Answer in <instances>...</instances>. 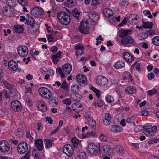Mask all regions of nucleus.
<instances>
[{
	"mask_svg": "<svg viewBox=\"0 0 159 159\" xmlns=\"http://www.w3.org/2000/svg\"><path fill=\"white\" fill-rule=\"evenodd\" d=\"M57 18L59 22L64 25H68L70 22V16L65 12H60L57 15Z\"/></svg>",
	"mask_w": 159,
	"mask_h": 159,
	"instance_id": "nucleus-1",
	"label": "nucleus"
},
{
	"mask_svg": "<svg viewBox=\"0 0 159 159\" xmlns=\"http://www.w3.org/2000/svg\"><path fill=\"white\" fill-rule=\"evenodd\" d=\"M62 70L61 67H58L56 69V73L59 74L62 78L65 77V75L69 74L72 70V66L69 64H66L63 65L62 67Z\"/></svg>",
	"mask_w": 159,
	"mask_h": 159,
	"instance_id": "nucleus-2",
	"label": "nucleus"
},
{
	"mask_svg": "<svg viewBox=\"0 0 159 159\" xmlns=\"http://www.w3.org/2000/svg\"><path fill=\"white\" fill-rule=\"evenodd\" d=\"M38 92L39 95L45 99H50L52 96L51 90L46 87H40L38 89Z\"/></svg>",
	"mask_w": 159,
	"mask_h": 159,
	"instance_id": "nucleus-3",
	"label": "nucleus"
},
{
	"mask_svg": "<svg viewBox=\"0 0 159 159\" xmlns=\"http://www.w3.org/2000/svg\"><path fill=\"white\" fill-rule=\"evenodd\" d=\"M100 147L97 145L90 143L88 145V152L92 155H95L99 153Z\"/></svg>",
	"mask_w": 159,
	"mask_h": 159,
	"instance_id": "nucleus-4",
	"label": "nucleus"
},
{
	"mask_svg": "<svg viewBox=\"0 0 159 159\" xmlns=\"http://www.w3.org/2000/svg\"><path fill=\"white\" fill-rule=\"evenodd\" d=\"M28 145L25 142H20L18 145L17 150V152L20 154H24L28 149Z\"/></svg>",
	"mask_w": 159,
	"mask_h": 159,
	"instance_id": "nucleus-5",
	"label": "nucleus"
},
{
	"mask_svg": "<svg viewBox=\"0 0 159 159\" xmlns=\"http://www.w3.org/2000/svg\"><path fill=\"white\" fill-rule=\"evenodd\" d=\"M18 53L20 57H24L27 55L28 53V48L25 45H20L17 48Z\"/></svg>",
	"mask_w": 159,
	"mask_h": 159,
	"instance_id": "nucleus-6",
	"label": "nucleus"
},
{
	"mask_svg": "<svg viewBox=\"0 0 159 159\" xmlns=\"http://www.w3.org/2000/svg\"><path fill=\"white\" fill-rule=\"evenodd\" d=\"M10 146L6 141L2 140L0 142V151L6 153L10 150Z\"/></svg>",
	"mask_w": 159,
	"mask_h": 159,
	"instance_id": "nucleus-7",
	"label": "nucleus"
},
{
	"mask_svg": "<svg viewBox=\"0 0 159 159\" xmlns=\"http://www.w3.org/2000/svg\"><path fill=\"white\" fill-rule=\"evenodd\" d=\"M87 22L86 23L84 22L81 23L80 26L78 28V30L82 33L84 34H87L89 33V28L87 26Z\"/></svg>",
	"mask_w": 159,
	"mask_h": 159,
	"instance_id": "nucleus-8",
	"label": "nucleus"
},
{
	"mask_svg": "<svg viewBox=\"0 0 159 159\" xmlns=\"http://www.w3.org/2000/svg\"><path fill=\"white\" fill-rule=\"evenodd\" d=\"M63 152L69 157L71 156L73 153L72 147L70 144L65 145L63 149Z\"/></svg>",
	"mask_w": 159,
	"mask_h": 159,
	"instance_id": "nucleus-9",
	"label": "nucleus"
},
{
	"mask_svg": "<svg viewBox=\"0 0 159 159\" xmlns=\"http://www.w3.org/2000/svg\"><path fill=\"white\" fill-rule=\"evenodd\" d=\"M108 82V79L104 76H98L96 79V83L99 86H104Z\"/></svg>",
	"mask_w": 159,
	"mask_h": 159,
	"instance_id": "nucleus-10",
	"label": "nucleus"
},
{
	"mask_svg": "<svg viewBox=\"0 0 159 159\" xmlns=\"http://www.w3.org/2000/svg\"><path fill=\"white\" fill-rule=\"evenodd\" d=\"M11 106L12 110L15 112H18L21 110V104L18 101H15L11 102Z\"/></svg>",
	"mask_w": 159,
	"mask_h": 159,
	"instance_id": "nucleus-11",
	"label": "nucleus"
},
{
	"mask_svg": "<svg viewBox=\"0 0 159 159\" xmlns=\"http://www.w3.org/2000/svg\"><path fill=\"white\" fill-rule=\"evenodd\" d=\"M76 79L79 84L82 83L85 85L87 84L86 78L82 74H79L77 75L76 77Z\"/></svg>",
	"mask_w": 159,
	"mask_h": 159,
	"instance_id": "nucleus-12",
	"label": "nucleus"
},
{
	"mask_svg": "<svg viewBox=\"0 0 159 159\" xmlns=\"http://www.w3.org/2000/svg\"><path fill=\"white\" fill-rule=\"evenodd\" d=\"M31 13L32 15L37 16L43 14L44 13V11L39 7H35L32 8Z\"/></svg>",
	"mask_w": 159,
	"mask_h": 159,
	"instance_id": "nucleus-13",
	"label": "nucleus"
},
{
	"mask_svg": "<svg viewBox=\"0 0 159 159\" xmlns=\"http://www.w3.org/2000/svg\"><path fill=\"white\" fill-rule=\"evenodd\" d=\"M138 16L137 15L134 14H131L127 18V21L129 22V23L133 25H134L136 24L138 22L137 17Z\"/></svg>",
	"mask_w": 159,
	"mask_h": 159,
	"instance_id": "nucleus-14",
	"label": "nucleus"
},
{
	"mask_svg": "<svg viewBox=\"0 0 159 159\" xmlns=\"http://www.w3.org/2000/svg\"><path fill=\"white\" fill-rule=\"evenodd\" d=\"M75 48L77 51L76 52V56H78L79 54L82 55L83 54L84 48L82 45L79 44H77L75 46Z\"/></svg>",
	"mask_w": 159,
	"mask_h": 159,
	"instance_id": "nucleus-15",
	"label": "nucleus"
},
{
	"mask_svg": "<svg viewBox=\"0 0 159 159\" xmlns=\"http://www.w3.org/2000/svg\"><path fill=\"white\" fill-rule=\"evenodd\" d=\"M8 67L9 69L11 71H15L17 68V64L13 60H10L8 63Z\"/></svg>",
	"mask_w": 159,
	"mask_h": 159,
	"instance_id": "nucleus-16",
	"label": "nucleus"
},
{
	"mask_svg": "<svg viewBox=\"0 0 159 159\" xmlns=\"http://www.w3.org/2000/svg\"><path fill=\"white\" fill-rule=\"evenodd\" d=\"M61 52L59 51L56 54H54L52 56L51 58L54 64H57L58 62L61 58Z\"/></svg>",
	"mask_w": 159,
	"mask_h": 159,
	"instance_id": "nucleus-17",
	"label": "nucleus"
},
{
	"mask_svg": "<svg viewBox=\"0 0 159 159\" xmlns=\"http://www.w3.org/2000/svg\"><path fill=\"white\" fill-rule=\"evenodd\" d=\"M35 144L37 149L41 151L43 148V141L42 139H37L35 140Z\"/></svg>",
	"mask_w": 159,
	"mask_h": 159,
	"instance_id": "nucleus-18",
	"label": "nucleus"
},
{
	"mask_svg": "<svg viewBox=\"0 0 159 159\" xmlns=\"http://www.w3.org/2000/svg\"><path fill=\"white\" fill-rule=\"evenodd\" d=\"M2 12L4 15L7 16H10L12 15V12L11 11V7H4Z\"/></svg>",
	"mask_w": 159,
	"mask_h": 159,
	"instance_id": "nucleus-19",
	"label": "nucleus"
},
{
	"mask_svg": "<svg viewBox=\"0 0 159 159\" xmlns=\"http://www.w3.org/2000/svg\"><path fill=\"white\" fill-rule=\"evenodd\" d=\"M111 119L110 115L108 113H106L105 115V118L103 120L104 124L107 126L109 125L111 122Z\"/></svg>",
	"mask_w": 159,
	"mask_h": 159,
	"instance_id": "nucleus-20",
	"label": "nucleus"
},
{
	"mask_svg": "<svg viewBox=\"0 0 159 159\" xmlns=\"http://www.w3.org/2000/svg\"><path fill=\"white\" fill-rule=\"evenodd\" d=\"M131 32V30H121L119 31V36L121 38L124 37L129 34Z\"/></svg>",
	"mask_w": 159,
	"mask_h": 159,
	"instance_id": "nucleus-21",
	"label": "nucleus"
},
{
	"mask_svg": "<svg viewBox=\"0 0 159 159\" xmlns=\"http://www.w3.org/2000/svg\"><path fill=\"white\" fill-rule=\"evenodd\" d=\"M133 42L134 40L133 38L129 36L123 38L121 41L122 44L124 45L126 44L132 43Z\"/></svg>",
	"mask_w": 159,
	"mask_h": 159,
	"instance_id": "nucleus-22",
	"label": "nucleus"
},
{
	"mask_svg": "<svg viewBox=\"0 0 159 159\" xmlns=\"http://www.w3.org/2000/svg\"><path fill=\"white\" fill-rule=\"evenodd\" d=\"M124 59L127 61L131 62L134 60L133 57L128 52H124L123 54Z\"/></svg>",
	"mask_w": 159,
	"mask_h": 159,
	"instance_id": "nucleus-23",
	"label": "nucleus"
},
{
	"mask_svg": "<svg viewBox=\"0 0 159 159\" xmlns=\"http://www.w3.org/2000/svg\"><path fill=\"white\" fill-rule=\"evenodd\" d=\"M103 12L105 16L108 17L112 16L113 14L112 10L108 8H105L103 10Z\"/></svg>",
	"mask_w": 159,
	"mask_h": 159,
	"instance_id": "nucleus-24",
	"label": "nucleus"
},
{
	"mask_svg": "<svg viewBox=\"0 0 159 159\" xmlns=\"http://www.w3.org/2000/svg\"><path fill=\"white\" fill-rule=\"evenodd\" d=\"M37 104L38 105V108H40L41 107V109L42 111H47V107L45 103L43 102L41 100H39L37 102Z\"/></svg>",
	"mask_w": 159,
	"mask_h": 159,
	"instance_id": "nucleus-25",
	"label": "nucleus"
},
{
	"mask_svg": "<svg viewBox=\"0 0 159 159\" xmlns=\"http://www.w3.org/2000/svg\"><path fill=\"white\" fill-rule=\"evenodd\" d=\"M89 16L92 20L95 22L97 21L99 19V16L96 14L95 12H91L89 13Z\"/></svg>",
	"mask_w": 159,
	"mask_h": 159,
	"instance_id": "nucleus-26",
	"label": "nucleus"
},
{
	"mask_svg": "<svg viewBox=\"0 0 159 159\" xmlns=\"http://www.w3.org/2000/svg\"><path fill=\"white\" fill-rule=\"evenodd\" d=\"M114 149L116 150V153L119 155H121L124 153L125 152L124 148L120 145L116 146Z\"/></svg>",
	"mask_w": 159,
	"mask_h": 159,
	"instance_id": "nucleus-27",
	"label": "nucleus"
},
{
	"mask_svg": "<svg viewBox=\"0 0 159 159\" xmlns=\"http://www.w3.org/2000/svg\"><path fill=\"white\" fill-rule=\"evenodd\" d=\"M125 66V63L123 61H118L114 65V67L117 69H121L124 67Z\"/></svg>",
	"mask_w": 159,
	"mask_h": 159,
	"instance_id": "nucleus-28",
	"label": "nucleus"
},
{
	"mask_svg": "<svg viewBox=\"0 0 159 159\" xmlns=\"http://www.w3.org/2000/svg\"><path fill=\"white\" fill-rule=\"evenodd\" d=\"M125 91L128 94H133L136 92V89L133 86H128L125 88Z\"/></svg>",
	"mask_w": 159,
	"mask_h": 159,
	"instance_id": "nucleus-29",
	"label": "nucleus"
},
{
	"mask_svg": "<svg viewBox=\"0 0 159 159\" xmlns=\"http://www.w3.org/2000/svg\"><path fill=\"white\" fill-rule=\"evenodd\" d=\"M143 130L144 133L147 136H152L154 134V132L149 130L148 128L146 125L143 126Z\"/></svg>",
	"mask_w": 159,
	"mask_h": 159,
	"instance_id": "nucleus-30",
	"label": "nucleus"
},
{
	"mask_svg": "<svg viewBox=\"0 0 159 159\" xmlns=\"http://www.w3.org/2000/svg\"><path fill=\"white\" fill-rule=\"evenodd\" d=\"M88 121L90 126L93 129L96 128V123L95 120L91 117H88Z\"/></svg>",
	"mask_w": 159,
	"mask_h": 159,
	"instance_id": "nucleus-31",
	"label": "nucleus"
},
{
	"mask_svg": "<svg viewBox=\"0 0 159 159\" xmlns=\"http://www.w3.org/2000/svg\"><path fill=\"white\" fill-rule=\"evenodd\" d=\"M142 22L143 23L142 25L144 28L151 29L152 27L153 24L152 22L143 21Z\"/></svg>",
	"mask_w": 159,
	"mask_h": 159,
	"instance_id": "nucleus-32",
	"label": "nucleus"
},
{
	"mask_svg": "<svg viewBox=\"0 0 159 159\" xmlns=\"http://www.w3.org/2000/svg\"><path fill=\"white\" fill-rule=\"evenodd\" d=\"M111 130L112 131L116 133L121 131L123 128L120 126L115 125L111 126Z\"/></svg>",
	"mask_w": 159,
	"mask_h": 159,
	"instance_id": "nucleus-33",
	"label": "nucleus"
},
{
	"mask_svg": "<svg viewBox=\"0 0 159 159\" xmlns=\"http://www.w3.org/2000/svg\"><path fill=\"white\" fill-rule=\"evenodd\" d=\"M49 99V102L52 106H53L54 104L57 105L58 104V99L56 97H51V98Z\"/></svg>",
	"mask_w": 159,
	"mask_h": 159,
	"instance_id": "nucleus-34",
	"label": "nucleus"
},
{
	"mask_svg": "<svg viewBox=\"0 0 159 159\" xmlns=\"http://www.w3.org/2000/svg\"><path fill=\"white\" fill-rule=\"evenodd\" d=\"M34 20L31 16H29L28 17V19L26 20V23L30 25L33 28L34 26Z\"/></svg>",
	"mask_w": 159,
	"mask_h": 159,
	"instance_id": "nucleus-35",
	"label": "nucleus"
},
{
	"mask_svg": "<svg viewBox=\"0 0 159 159\" xmlns=\"http://www.w3.org/2000/svg\"><path fill=\"white\" fill-rule=\"evenodd\" d=\"M14 29L16 32L18 33H22L24 31V29L22 25H14Z\"/></svg>",
	"mask_w": 159,
	"mask_h": 159,
	"instance_id": "nucleus-36",
	"label": "nucleus"
},
{
	"mask_svg": "<svg viewBox=\"0 0 159 159\" xmlns=\"http://www.w3.org/2000/svg\"><path fill=\"white\" fill-rule=\"evenodd\" d=\"M73 146L75 148H77L79 145V140L76 138H73L71 139Z\"/></svg>",
	"mask_w": 159,
	"mask_h": 159,
	"instance_id": "nucleus-37",
	"label": "nucleus"
},
{
	"mask_svg": "<svg viewBox=\"0 0 159 159\" xmlns=\"http://www.w3.org/2000/svg\"><path fill=\"white\" fill-rule=\"evenodd\" d=\"M135 116L134 115L132 116L131 117L128 118L126 120V122L128 123H132L133 125L135 126V123L134 121L135 120Z\"/></svg>",
	"mask_w": 159,
	"mask_h": 159,
	"instance_id": "nucleus-38",
	"label": "nucleus"
},
{
	"mask_svg": "<svg viewBox=\"0 0 159 159\" xmlns=\"http://www.w3.org/2000/svg\"><path fill=\"white\" fill-rule=\"evenodd\" d=\"M44 141L46 142L45 147L46 148H48L52 146L53 140L52 139H44Z\"/></svg>",
	"mask_w": 159,
	"mask_h": 159,
	"instance_id": "nucleus-39",
	"label": "nucleus"
},
{
	"mask_svg": "<svg viewBox=\"0 0 159 159\" xmlns=\"http://www.w3.org/2000/svg\"><path fill=\"white\" fill-rule=\"evenodd\" d=\"M72 15L73 17L77 19H78L80 17V13L78 12V10L76 9H75L72 11Z\"/></svg>",
	"mask_w": 159,
	"mask_h": 159,
	"instance_id": "nucleus-40",
	"label": "nucleus"
},
{
	"mask_svg": "<svg viewBox=\"0 0 159 159\" xmlns=\"http://www.w3.org/2000/svg\"><path fill=\"white\" fill-rule=\"evenodd\" d=\"M16 0H6V4L9 7H14Z\"/></svg>",
	"mask_w": 159,
	"mask_h": 159,
	"instance_id": "nucleus-41",
	"label": "nucleus"
},
{
	"mask_svg": "<svg viewBox=\"0 0 159 159\" xmlns=\"http://www.w3.org/2000/svg\"><path fill=\"white\" fill-rule=\"evenodd\" d=\"M152 42L155 45L159 46V37L156 36L153 37L152 39Z\"/></svg>",
	"mask_w": 159,
	"mask_h": 159,
	"instance_id": "nucleus-42",
	"label": "nucleus"
},
{
	"mask_svg": "<svg viewBox=\"0 0 159 159\" xmlns=\"http://www.w3.org/2000/svg\"><path fill=\"white\" fill-rule=\"evenodd\" d=\"M157 90L155 89H153L151 90L148 91L147 92L148 95L149 96H152L156 94L157 93Z\"/></svg>",
	"mask_w": 159,
	"mask_h": 159,
	"instance_id": "nucleus-43",
	"label": "nucleus"
},
{
	"mask_svg": "<svg viewBox=\"0 0 159 159\" xmlns=\"http://www.w3.org/2000/svg\"><path fill=\"white\" fill-rule=\"evenodd\" d=\"M71 90L73 92H77L80 91L79 86L76 84L74 85L71 86Z\"/></svg>",
	"mask_w": 159,
	"mask_h": 159,
	"instance_id": "nucleus-44",
	"label": "nucleus"
},
{
	"mask_svg": "<svg viewBox=\"0 0 159 159\" xmlns=\"http://www.w3.org/2000/svg\"><path fill=\"white\" fill-rule=\"evenodd\" d=\"M91 89L95 93L97 97L99 98L100 96L101 93L100 91L98 89L93 87H91Z\"/></svg>",
	"mask_w": 159,
	"mask_h": 159,
	"instance_id": "nucleus-45",
	"label": "nucleus"
},
{
	"mask_svg": "<svg viewBox=\"0 0 159 159\" xmlns=\"http://www.w3.org/2000/svg\"><path fill=\"white\" fill-rule=\"evenodd\" d=\"M17 1L22 6H25L27 4V0H18Z\"/></svg>",
	"mask_w": 159,
	"mask_h": 159,
	"instance_id": "nucleus-46",
	"label": "nucleus"
},
{
	"mask_svg": "<svg viewBox=\"0 0 159 159\" xmlns=\"http://www.w3.org/2000/svg\"><path fill=\"white\" fill-rule=\"evenodd\" d=\"M93 104L96 106H98V107H101L103 105V102L100 100H98L97 102H93Z\"/></svg>",
	"mask_w": 159,
	"mask_h": 159,
	"instance_id": "nucleus-47",
	"label": "nucleus"
},
{
	"mask_svg": "<svg viewBox=\"0 0 159 159\" xmlns=\"http://www.w3.org/2000/svg\"><path fill=\"white\" fill-rule=\"evenodd\" d=\"M136 65V69L138 71H140L141 70L140 64L139 63H134L131 66V68H134V66Z\"/></svg>",
	"mask_w": 159,
	"mask_h": 159,
	"instance_id": "nucleus-48",
	"label": "nucleus"
},
{
	"mask_svg": "<svg viewBox=\"0 0 159 159\" xmlns=\"http://www.w3.org/2000/svg\"><path fill=\"white\" fill-rule=\"evenodd\" d=\"M106 101L109 103H112L114 101L113 97L111 95L107 96L106 97Z\"/></svg>",
	"mask_w": 159,
	"mask_h": 159,
	"instance_id": "nucleus-49",
	"label": "nucleus"
},
{
	"mask_svg": "<svg viewBox=\"0 0 159 159\" xmlns=\"http://www.w3.org/2000/svg\"><path fill=\"white\" fill-rule=\"evenodd\" d=\"M147 35L144 33H141L138 35V38L139 40H144L147 38Z\"/></svg>",
	"mask_w": 159,
	"mask_h": 159,
	"instance_id": "nucleus-50",
	"label": "nucleus"
},
{
	"mask_svg": "<svg viewBox=\"0 0 159 159\" xmlns=\"http://www.w3.org/2000/svg\"><path fill=\"white\" fill-rule=\"evenodd\" d=\"M105 153L110 156H113L114 153L113 152V149H111L110 147L109 149H108L107 151V153Z\"/></svg>",
	"mask_w": 159,
	"mask_h": 159,
	"instance_id": "nucleus-51",
	"label": "nucleus"
},
{
	"mask_svg": "<svg viewBox=\"0 0 159 159\" xmlns=\"http://www.w3.org/2000/svg\"><path fill=\"white\" fill-rule=\"evenodd\" d=\"M3 84L7 89H10L12 88L11 85L6 81H3Z\"/></svg>",
	"mask_w": 159,
	"mask_h": 159,
	"instance_id": "nucleus-52",
	"label": "nucleus"
},
{
	"mask_svg": "<svg viewBox=\"0 0 159 159\" xmlns=\"http://www.w3.org/2000/svg\"><path fill=\"white\" fill-rule=\"evenodd\" d=\"M99 138L103 142H106L108 139V138L104 136L103 134H101L99 136Z\"/></svg>",
	"mask_w": 159,
	"mask_h": 159,
	"instance_id": "nucleus-53",
	"label": "nucleus"
},
{
	"mask_svg": "<svg viewBox=\"0 0 159 159\" xmlns=\"http://www.w3.org/2000/svg\"><path fill=\"white\" fill-rule=\"evenodd\" d=\"M144 14L145 15H149V16H148V18H152V15L151 14L150 11L148 10H146L144 11Z\"/></svg>",
	"mask_w": 159,
	"mask_h": 159,
	"instance_id": "nucleus-54",
	"label": "nucleus"
},
{
	"mask_svg": "<svg viewBox=\"0 0 159 159\" xmlns=\"http://www.w3.org/2000/svg\"><path fill=\"white\" fill-rule=\"evenodd\" d=\"M143 129V126L138 125L135 128V130L136 132H138L142 130Z\"/></svg>",
	"mask_w": 159,
	"mask_h": 159,
	"instance_id": "nucleus-55",
	"label": "nucleus"
},
{
	"mask_svg": "<svg viewBox=\"0 0 159 159\" xmlns=\"http://www.w3.org/2000/svg\"><path fill=\"white\" fill-rule=\"evenodd\" d=\"M62 102L65 104L70 105L71 103V99L69 98L63 100Z\"/></svg>",
	"mask_w": 159,
	"mask_h": 159,
	"instance_id": "nucleus-56",
	"label": "nucleus"
},
{
	"mask_svg": "<svg viewBox=\"0 0 159 159\" xmlns=\"http://www.w3.org/2000/svg\"><path fill=\"white\" fill-rule=\"evenodd\" d=\"M127 18L125 17V18L119 24L118 26H123L124 25H125L127 22Z\"/></svg>",
	"mask_w": 159,
	"mask_h": 159,
	"instance_id": "nucleus-57",
	"label": "nucleus"
},
{
	"mask_svg": "<svg viewBox=\"0 0 159 159\" xmlns=\"http://www.w3.org/2000/svg\"><path fill=\"white\" fill-rule=\"evenodd\" d=\"M58 48L55 46H53L51 47L50 49V51L53 53H54L57 51Z\"/></svg>",
	"mask_w": 159,
	"mask_h": 159,
	"instance_id": "nucleus-58",
	"label": "nucleus"
},
{
	"mask_svg": "<svg viewBox=\"0 0 159 159\" xmlns=\"http://www.w3.org/2000/svg\"><path fill=\"white\" fill-rule=\"evenodd\" d=\"M74 1L72 0H67L65 3V5L66 6H68L73 4Z\"/></svg>",
	"mask_w": 159,
	"mask_h": 159,
	"instance_id": "nucleus-59",
	"label": "nucleus"
},
{
	"mask_svg": "<svg viewBox=\"0 0 159 159\" xmlns=\"http://www.w3.org/2000/svg\"><path fill=\"white\" fill-rule=\"evenodd\" d=\"M155 31L153 30H150L148 31L147 32L148 35L151 36L155 34Z\"/></svg>",
	"mask_w": 159,
	"mask_h": 159,
	"instance_id": "nucleus-60",
	"label": "nucleus"
},
{
	"mask_svg": "<svg viewBox=\"0 0 159 159\" xmlns=\"http://www.w3.org/2000/svg\"><path fill=\"white\" fill-rule=\"evenodd\" d=\"M147 76L149 80H151L154 77V75L153 73L151 72L148 74Z\"/></svg>",
	"mask_w": 159,
	"mask_h": 159,
	"instance_id": "nucleus-61",
	"label": "nucleus"
},
{
	"mask_svg": "<svg viewBox=\"0 0 159 159\" xmlns=\"http://www.w3.org/2000/svg\"><path fill=\"white\" fill-rule=\"evenodd\" d=\"M110 148L109 146L107 145H104L103 146L102 148V149L103 151L105 153H107V151L108 150V149H109V148Z\"/></svg>",
	"mask_w": 159,
	"mask_h": 159,
	"instance_id": "nucleus-62",
	"label": "nucleus"
},
{
	"mask_svg": "<svg viewBox=\"0 0 159 159\" xmlns=\"http://www.w3.org/2000/svg\"><path fill=\"white\" fill-rule=\"evenodd\" d=\"M26 137L27 138H28L30 140H32L33 139V137L31 136L30 132L29 131L27 132L26 134Z\"/></svg>",
	"mask_w": 159,
	"mask_h": 159,
	"instance_id": "nucleus-63",
	"label": "nucleus"
},
{
	"mask_svg": "<svg viewBox=\"0 0 159 159\" xmlns=\"http://www.w3.org/2000/svg\"><path fill=\"white\" fill-rule=\"evenodd\" d=\"M30 156L29 153L27 152L21 159H30Z\"/></svg>",
	"mask_w": 159,
	"mask_h": 159,
	"instance_id": "nucleus-64",
	"label": "nucleus"
}]
</instances>
